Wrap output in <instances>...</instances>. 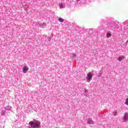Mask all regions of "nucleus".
<instances>
[{
    "mask_svg": "<svg viewBox=\"0 0 128 128\" xmlns=\"http://www.w3.org/2000/svg\"><path fill=\"white\" fill-rule=\"evenodd\" d=\"M118 22L116 20H111L107 24V28L109 29L110 30H118Z\"/></svg>",
    "mask_w": 128,
    "mask_h": 128,
    "instance_id": "f257e3e1",
    "label": "nucleus"
},
{
    "mask_svg": "<svg viewBox=\"0 0 128 128\" xmlns=\"http://www.w3.org/2000/svg\"><path fill=\"white\" fill-rule=\"evenodd\" d=\"M87 122L88 124H94L92 118H88Z\"/></svg>",
    "mask_w": 128,
    "mask_h": 128,
    "instance_id": "39448f33",
    "label": "nucleus"
},
{
    "mask_svg": "<svg viewBox=\"0 0 128 128\" xmlns=\"http://www.w3.org/2000/svg\"><path fill=\"white\" fill-rule=\"evenodd\" d=\"M106 36L108 38H110V36H112V32H108L106 34Z\"/></svg>",
    "mask_w": 128,
    "mask_h": 128,
    "instance_id": "6e6552de",
    "label": "nucleus"
},
{
    "mask_svg": "<svg viewBox=\"0 0 128 128\" xmlns=\"http://www.w3.org/2000/svg\"><path fill=\"white\" fill-rule=\"evenodd\" d=\"M123 120L124 122H128V114H125L123 117Z\"/></svg>",
    "mask_w": 128,
    "mask_h": 128,
    "instance_id": "423d86ee",
    "label": "nucleus"
},
{
    "mask_svg": "<svg viewBox=\"0 0 128 128\" xmlns=\"http://www.w3.org/2000/svg\"><path fill=\"white\" fill-rule=\"evenodd\" d=\"M48 42H50L51 38L50 37L48 38Z\"/></svg>",
    "mask_w": 128,
    "mask_h": 128,
    "instance_id": "a211bd4d",
    "label": "nucleus"
},
{
    "mask_svg": "<svg viewBox=\"0 0 128 128\" xmlns=\"http://www.w3.org/2000/svg\"><path fill=\"white\" fill-rule=\"evenodd\" d=\"M94 74H92V72H90L87 74V76L86 77L87 82H90V80H92V78Z\"/></svg>",
    "mask_w": 128,
    "mask_h": 128,
    "instance_id": "7ed1b4c3",
    "label": "nucleus"
},
{
    "mask_svg": "<svg viewBox=\"0 0 128 128\" xmlns=\"http://www.w3.org/2000/svg\"><path fill=\"white\" fill-rule=\"evenodd\" d=\"M113 114H114V116H118V112L116 111V112H114Z\"/></svg>",
    "mask_w": 128,
    "mask_h": 128,
    "instance_id": "2eb2a0df",
    "label": "nucleus"
},
{
    "mask_svg": "<svg viewBox=\"0 0 128 128\" xmlns=\"http://www.w3.org/2000/svg\"><path fill=\"white\" fill-rule=\"evenodd\" d=\"M5 110H12V106H7L6 107Z\"/></svg>",
    "mask_w": 128,
    "mask_h": 128,
    "instance_id": "9d476101",
    "label": "nucleus"
},
{
    "mask_svg": "<svg viewBox=\"0 0 128 128\" xmlns=\"http://www.w3.org/2000/svg\"><path fill=\"white\" fill-rule=\"evenodd\" d=\"M46 26V23H43L42 24H40V28H44Z\"/></svg>",
    "mask_w": 128,
    "mask_h": 128,
    "instance_id": "9b49d317",
    "label": "nucleus"
},
{
    "mask_svg": "<svg viewBox=\"0 0 128 128\" xmlns=\"http://www.w3.org/2000/svg\"><path fill=\"white\" fill-rule=\"evenodd\" d=\"M125 58H126L124 57V56H120L118 58V60H119V62H120L121 60H124Z\"/></svg>",
    "mask_w": 128,
    "mask_h": 128,
    "instance_id": "1a4fd4ad",
    "label": "nucleus"
},
{
    "mask_svg": "<svg viewBox=\"0 0 128 128\" xmlns=\"http://www.w3.org/2000/svg\"><path fill=\"white\" fill-rule=\"evenodd\" d=\"M76 54H73V56H72L73 58H76Z\"/></svg>",
    "mask_w": 128,
    "mask_h": 128,
    "instance_id": "f3484780",
    "label": "nucleus"
},
{
    "mask_svg": "<svg viewBox=\"0 0 128 128\" xmlns=\"http://www.w3.org/2000/svg\"><path fill=\"white\" fill-rule=\"evenodd\" d=\"M30 128H40V121L35 120L34 122L31 121L29 122Z\"/></svg>",
    "mask_w": 128,
    "mask_h": 128,
    "instance_id": "f03ea898",
    "label": "nucleus"
},
{
    "mask_svg": "<svg viewBox=\"0 0 128 128\" xmlns=\"http://www.w3.org/2000/svg\"><path fill=\"white\" fill-rule=\"evenodd\" d=\"M59 6L60 8H66V5L64 3H60Z\"/></svg>",
    "mask_w": 128,
    "mask_h": 128,
    "instance_id": "0eeeda50",
    "label": "nucleus"
},
{
    "mask_svg": "<svg viewBox=\"0 0 128 128\" xmlns=\"http://www.w3.org/2000/svg\"><path fill=\"white\" fill-rule=\"evenodd\" d=\"M125 104L128 106V98H126L125 100Z\"/></svg>",
    "mask_w": 128,
    "mask_h": 128,
    "instance_id": "4468645a",
    "label": "nucleus"
},
{
    "mask_svg": "<svg viewBox=\"0 0 128 128\" xmlns=\"http://www.w3.org/2000/svg\"><path fill=\"white\" fill-rule=\"evenodd\" d=\"M76 2L78 4H82V0H76Z\"/></svg>",
    "mask_w": 128,
    "mask_h": 128,
    "instance_id": "dca6fc26",
    "label": "nucleus"
},
{
    "mask_svg": "<svg viewBox=\"0 0 128 128\" xmlns=\"http://www.w3.org/2000/svg\"><path fill=\"white\" fill-rule=\"evenodd\" d=\"M58 20H59V22H64V20L62 19L61 18H59L58 19Z\"/></svg>",
    "mask_w": 128,
    "mask_h": 128,
    "instance_id": "f8f14e48",
    "label": "nucleus"
},
{
    "mask_svg": "<svg viewBox=\"0 0 128 128\" xmlns=\"http://www.w3.org/2000/svg\"><path fill=\"white\" fill-rule=\"evenodd\" d=\"M6 110H2V112H1V114L4 116V114H6Z\"/></svg>",
    "mask_w": 128,
    "mask_h": 128,
    "instance_id": "ddd939ff",
    "label": "nucleus"
},
{
    "mask_svg": "<svg viewBox=\"0 0 128 128\" xmlns=\"http://www.w3.org/2000/svg\"><path fill=\"white\" fill-rule=\"evenodd\" d=\"M28 70V66H25L22 68V72L24 74H26Z\"/></svg>",
    "mask_w": 128,
    "mask_h": 128,
    "instance_id": "20e7f679",
    "label": "nucleus"
}]
</instances>
